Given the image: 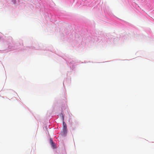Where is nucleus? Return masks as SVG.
I'll return each mask as SVG.
<instances>
[{"instance_id": "obj_1", "label": "nucleus", "mask_w": 154, "mask_h": 154, "mask_svg": "<svg viewBox=\"0 0 154 154\" xmlns=\"http://www.w3.org/2000/svg\"><path fill=\"white\" fill-rule=\"evenodd\" d=\"M63 130L64 132L65 133L66 132V124L64 122H63Z\"/></svg>"}, {"instance_id": "obj_2", "label": "nucleus", "mask_w": 154, "mask_h": 154, "mask_svg": "<svg viewBox=\"0 0 154 154\" xmlns=\"http://www.w3.org/2000/svg\"><path fill=\"white\" fill-rule=\"evenodd\" d=\"M50 141V143H51V144L52 146V147L53 148H55V145L54 143L53 142L52 140L51 139Z\"/></svg>"}]
</instances>
